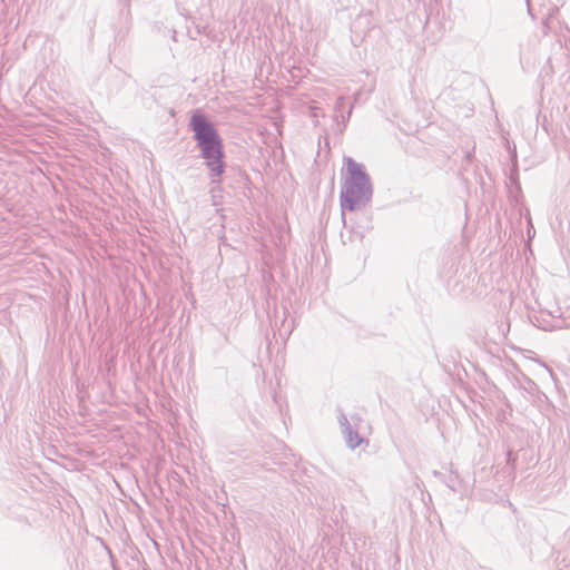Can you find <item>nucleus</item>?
<instances>
[{
    "instance_id": "f257e3e1",
    "label": "nucleus",
    "mask_w": 570,
    "mask_h": 570,
    "mask_svg": "<svg viewBox=\"0 0 570 570\" xmlns=\"http://www.w3.org/2000/svg\"><path fill=\"white\" fill-rule=\"evenodd\" d=\"M189 127L194 132V140L200 151V156L209 170L212 184H219L220 176L225 171V161L223 141L217 129L199 111H195L191 115Z\"/></svg>"
},
{
    "instance_id": "f03ea898",
    "label": "nucleus",
    "mask_w": 570,
    "mask_h": 570,
    "mask_svg": "<svg viewBox=\"0 0 570 570\" xmlns=\"http://www.w3.org/2000/svg\"><path fill=\"white\" fill-rule=\"evenodd\" d=\"M347 177L341 189V212L344 226L345 212H355L365 207L372 199L373 187L370 176L365 173L363 164L348 157L346 159Z\"/></svg>"
},
{
    "instance_id": "7ed1b4c3",
    "label": "nucleus",
    "mask_w": 570,
    "mask_h": 570,
    "mask_svg": "<svg viewBox=\"0 0 570 570\" xmlns=\"http://www.w3.org/2000/svg\"><path fill=\"white\" fill-rule=\"evenodd\" d=\"M342 433L344 434L347 446L352 450L356 449L363 442V439L360 436L358 432L353 430L352 426Z\"/></svg>"
},
{
    "instance_id": "20e7f679",
    "label": "nucleus",
    "mask_w": 570,
    "mask_h": 570,
    "mask_svg": "<svg viewBox=\"0 0 570 570\" xmlns=\"http://www.w3.org/2000/svg\"><path fill=\"white\" fill-rule=\"evenodd\" d=\"M338 423L342 429V432L345 430H348L352 426L348 419L346 417V415L344 413H341L338 415Z\"/></svg>"
},
{
    "instance_id": "39448f33",
    "label": "nucleus",
    "mask_w": 570,
    "mask_h": 570,
    "mask_svg": "<svg viewBox=\"0 0 570 570\" xmlns=\"http://www.w3.org/2000/svg\"><path fill=\"white\" fill-rule=\"evenodd\" d=\"M344 105H345V98L338 97L336 100V104H335V111L336 112L341 111L344 108Z\"/></svg>"
},
{
    "instance_id": "423d86ee",
    "label": "nucleus",
    "mask_w": 570,
    "mask_h": 570,
    "mask_svg": "<svg viewBox=\"0 0 570 570\" xmlns=\"http://www.w3.org/2000/svg\"><path fill=\"white\" fill-rule=\"evenodd\" d=\"M454 479H456V475H452V474H451V475H450V478H449V482H448V487H449L451 490H453V491H455V488H454V484H453V483H454Z\"/></svg>"
},
{
    "instance_id": "0eeeda50",
    "label": "nucleus",
    "mask_w": 570,
    "mask_h": 570,
    "mask_svg": "<svg viewBox=\"0 0 570 570\" xmlns=\"http://www.w3.org/2000/svg\"><path fill=\"white\" fill-rule=\"evenodd\" d=\"M351 114H352V107H351V108H350V110L347 111V118H350Z\"/></svg>"
},
{
    "instance_id": "6e6552de",
    "label": "nucleus",
    "mask_w": 570,
    "mask_h": 570,
    "mask_svg": "<svg viewBox=\"0 0 570 570\" xmlns=\"http://www.w3.org/2000/svg\"><path fill=\"white\" fill-rule=\"evenodd\" d=\"M470 157H471V154L466 153V158L470 159Z\"/></svg>"
}]
</instances>
